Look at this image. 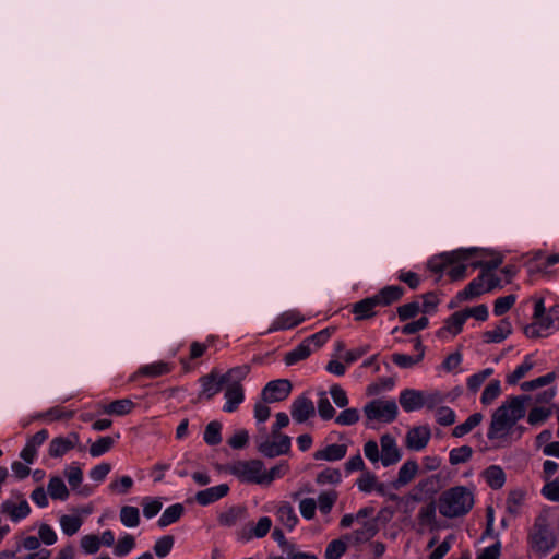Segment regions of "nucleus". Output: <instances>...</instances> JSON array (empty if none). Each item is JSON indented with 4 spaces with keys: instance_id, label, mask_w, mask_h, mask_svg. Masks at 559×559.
Segmentation results:
<instances>
[{
    "instance_id": "72a5a7b5",
    "label": "nucleus",
    "mask_w": 559,
    "mask_h": 559,
    "mask_svg": "<svg viewBox=\"0 0 559 559\" xmlns=\"http://www.w3.org/2000/svg\"><path fill=\"white\" fill-rule=\"evenodd\" d=\"M134 407V403L129 399L116 400L104 406V412L109 415H127Z\"/></svg>"
},
{
    "instance_id": "2eb2a0df",
    "label": "nucleus",
    "mask_w": 559,
    "mask_h": 559,
    "mask_svg": "<svg viewBox=\"0 0 559 559\" xmlns=\"http://www.w3.org/2000/svg\"><path fill=\"white\" fill-rule=\"evenodd\" d=\"M305 321V317L297 310H289L278 316L267 332L288 330Z\"/></svg>"
},
{
    "instance_id": "c9c22d12",
    "label": "nucleus",
    "mask_w": 559,
    "mask_h": 559,
    "mask_svg": "<svg viewBox=\"0 0 559 559\" xmlns=\"http://www.w3.org/2000/svg\"><path fill=\"white\" fill-rule=\"evenodd\" d=\"M119 516L126 527H136L140 524V511L136 507L123 506Z\"/></svg>"
},
{
    "instance_id": "f03ea898",
    "label": "nucleus",
    "mask_w": 559,
    "mask_h": 559,
    "mask_svg": "<svg viewBox=\"0 0 559 559\" xmlns=\"http://www.w3.org/2000/svg\"><path fill=\"white\" fill-rule=\"evenodd\" d=\"M474 503L472 489L465 486H454L439 496L437 507L442 516L455 519L466 515L473 509Z\"/></svg>"
},
{
    "instance_id": "69168bd1",
    "label": "nucleus",
    "mask_w": 559,
    "mask_h": 559,
    "mask_svg": "<svg viewBox=\"0 0 559 559\" xmlns=\"http://www.w3.org/2000/svg\"><path fill=\"white\" fill-rule=\"evenodd\" d=\"M64 475L72 489H76L83 480V473L81 468L74 465L67 467L64 471Z\"/></svg>"
},
{
    "instance_id": "6e6552de",
    "label": "nucleus",
    "mask_w": 559,
    "mask_h": 559,
    "mask_svg": "<svg viewBox=\"0 0 559 559\" xmlns=\"http://www.w3.org/2000/svg\"><path fill=\"white\" fill-rule=\"evenodd\" d=\"M475 251V249H461L449 253H443L431 259L428 262V269L433 273H441L451 264L468 260Z\"/></svg>"
},
{
    "instance_id": "e433bc0d",
    "label": "nucleus",
    "mask_w": 559,
    "mask_h": 559,
    "mask_svg": "<svg viewBox=\"0 0 559 559\" xmlns=\"http://www.w3.org/2000/svg\"><path fill=\"white\" fill-rule=\"evenodd\" d=\"M342 474L340 469L326 467L317 475L316 481L318 485H336L341 483Z\"/></svg>"
},
{
    "instance_id": "0eeeda50",
    "label": "nucleus",
    "mask_w": 559,
    "mask_h": 559,
    "mask_svg": "<svg viewBox=\"0 0 559 559\" xmlns=\"http://www.w3.org/2000/svg\"><path fill=\"white\" fill-rule=\"evenodd\" d=\"M0 513L12 522H20L31 513V507L21 492H12L0 506Z\"/></svg>"
},
{
    "instance_id": "c85d7f7f",
    "label": "nucleus",
    "mask_w": 559,
    "mask_h": 559,
    "mask_svg": "<svg viewBox=\"0 0 559 559\" xmlns=\"http://www.w3.org/2000/svg\"><path fill=\"white\" fill-rule=\"evenodd\" d=\"M467 317L463 311L454 312L447 321L445 325L438 332L439 336H442V334L447 331L452 333L453 335H456L461 332L463 324L465 323Z\"/></svg>"
},
{
    "instance_id": "a878e982",
    "label": "nucleus",
    "mask_w": 559,
    "mask_h": 559,
    "mask_svg": "<svg viewBox=\"0 0 559 559\" xmlns=\"http://www.w3.org/2000/svg\"><path fill=\"white\" fill-rule=\"evenodd\" d=\"M47 492L53 500L64 501L69 497V490L62 478L53 476L49 479Z\"/></svg>"
},
{
    "instance_id": "1a4fd4ad",
    "label": "nucleus",
    "mask_w": 559,
    "mask_h": 559,
    "mask_svg": "<svg viewBox=\"0 0 559 559\" xmlns=\"http://www.w3.org/2000/svg\"><path fill=\"white\" fill-rule=\"evenodd\" d=\"M292 392L289 380L280 379L270 381L262 391V400L265 403L281 402L288 397Z\"/></svg>"
},
{
    "instance_id": "8fccbe9b",
    "label": "nucleus",
    "mask_w": 559,
    "mask_h": 559,
    "mask_svg": "<svg viewBox=\"0 0 559 559\" xmlns=\"http://www.w3.org/2000/svg\"><path fill=\"white\" fill-rule=\"evenodd\" d=\"M360 414L357 408H346L335 418V423L341 426H352L359 421Z\"/></svg>"
},
{
    "instance_id": "dca6fc26",
    "label": "nucleus",
    "mask_w": 559,
    "mask_h": 559,
    "mask_svg": "<svg viewBox=\"0 0 559 559\" xmlns=\"http://www.w3.org/2000/svg\"><path fill=\"white\" fill-rule=\"evenodd\" d=\"M378 302L374 296L355 302L352 308L355 320L362 321L373 318L377 314L376 308L380 307Z\"/></svg>"
},
{
    "instance_id": "7ed1b4c3",
    "label": "nucleus",
    "mask_w": 559,
    "mask_h": 559,
    "mask_svg": "<svg viewBox=\"0 0 559 559\" xmlns=\"http://www.w3.org/2000/svg\"><path fill=\"white\" fill-rule=\"evenodd\" d=\"M528 539L533 551L540 555L548 554L555 547L556 537L549 528L546 516L539 515L536 518Z\"/></svg>"
},
{
    "instance_id": "a18cd8bd",
    "label": "nucleus",
    "mask_w": 559,
    "mask_h": 559,
    "mask_svg": "<svg viewBox=\"0 0 559 559\" xmlns=\"http://www.w3.org/2000/svg\"><path fill=\"white\" fill-rule=\"evenodd\" d=\"M250 367L248 365L238 366L229 369L225 374H223V380L227 384L231 382L240 383L249 373Z\"/></svg>"
},
{
    "instance_id": "5701e85b",
    "label": "nucleus",
    "mask_w": 559,
    "mask_h": 559,
    "mask_svg": "<svg viewBox=\"0 0 559 559\" xmlns=\"http://www.w3.org/2000/svg\"><path fill=\"white\" fill-rule=\"evenodd\" d=\"M404 294L401 286H385L378 294L373 295L380 307H386L400 300Z\"/></svg>"
},
{
    "instance_id": "603ef678",
    "label": "nucleus",
    "mask_w": 559,
    "mask_h": 559,
    "mask_svg": "<svg viewBox=\"0 0 559 559\" xmlns=\"http://www.w3.org/2000/svg\"><path fill=\"white\" fill-rule=\"evenodd\" d=\"M346 544L342 539H333L326 546L324 557L325 559H340L346 551Z\"/></svg>"
},
{
    "instance_id": "09e8293b",
    "label": "nucleus",
    "mask_w": 559,
    "mask_h": 559,
    "mask_svg": "<svg viewBox=\"0 0 559 559\" xmlns=\"http://www.w3.org/2000/svg\"><path fill=\"white\" fill-rule=\"evenodd\" d=\"M334 331V328H326L316 334H312L311 336L305 338L304 341L307 343L309 347H311V345L313 344L316 348H320L323 344H325L329 341Z\"/></svg>"
},
{
    "instance_id": "f8f14e48",
    "label": "nucleus",
    "mask_w": 559,
    "mask_h": 559,
    "mask_svg": "<svg viewBox=\"0 0 559 559\" xmlns=\"http://www.w3.org/2000/svg\"><path fill=\"white\" fill-rule=\"evenodd\" d=\"M79 442L80 437L76 432H70L67 437H56L49 443L48 454L51 457H61L74 449Z\"/></svg>"
},
{
    "instance_id": "c03bdc74",
    "label": "nucleus",
    "mask_w": 559,
    "mask_h": 559,
    "mask_svg": "<svg viewBox=\"0 0 559 559\" xmlns=\"http://www.w3.org/2000/svg\"><path fill=\"white\" fill-rule=\"evenodd\" d=\"M221 429H222V425L218 421H211L205 427L204 441L210 445H216V444L221 443V441H222Z\"/></svg>"
},
{
    "instance_id": "58836bf2",
    "label": "nucleus",
    "mask_w": 559,
    "mask_h": 559,
    "mask_svg": "<svg viewBox=\"0 0 559 559\" xmlns=\"http://www.w3.org/2000/svg\"><path fill=\"white\" fill-rule=\"evenodd\" d=\"M472 454L473 450L469 445H462L450 451L449 462L451 465L466 463L472 457Z\"/></svg>"
},
{
    "instance_id": "473e14b6",
    "label": "nucleus",
    "mask_w": 559,
    "mask_h": 559,
    "mask_svg": "<svg viewBox=\"0 0 559 559\" xmlns=\"http://www.w3.org/2000/svg\"><path fill=\"white\" fill-rule=\"evenodd\" d=\"M289 472V465L287 462H281L280 464L273 466L271 469L265 471L264 466L262 467V485H270L275 479L282 478Z\"/></svg>"
},
{
    "instance_id": "2f4dec72",
    "label": "nucleus",
    "mask_w": 559,
    "mask_h": 559,
    "mask_svg": "<svg viewBox=\"0 0 559 559\" xmlns=\"http://www.w3.org/2000/svg\"><path fill=\"white\" fill-rule=\"evenodd\" d=\"M312 349L302 341L297 347L285 354L284 361L287 366L297 364L300 360L308 358Z\"/></svg>"
},
{
    "instance_id": "338daca9",
    "label": "nucleus",
    "mask_w": 559,
    "mask_h": 559,
    "mask_svg": "<svg viewBox=\"0 0 559 559\" xmlns=\"http://www.w3.org/2000/svg\"><path fill=\"white\" fill-rule=\"evenodd\" d=\"M133 486V479L130 476H122L114 480L109 485V489L114 492L126 495Z\"/></svg>"
},
{
    "instance_id": "e2e57ef3",
    "label": "nucleus",
    "mask_w": 559,
    "mask_h": 559,
    "mask_svg": "<svg viewBox=\"0 0 559 559\" xmlns=\"http://www.w3.org/2000/svg\"><path fill=\"white\" fill-rule=\"evenodd\" d=\"M555 380V373H547L545 376H542L539 378H536L531 381H525L521 384V389L524 391H532L540 386H545L549 383H551Z\"/></svg>"
},
{
    "instance_id": "20e7f679",
    "label": "nucleus",
    "mask_w": 559,
    "mask_h": 559,
    "mask_svg": "<svg viewBox=\"0 0 559 559\" xmlns=\"http://www.w3.org/2000/svg\"><path fill=\"white\" fill-rule=\"evenodd\" d=\"M261 460L236 461L226 466V471L241 483L262 485Z\"/></svg>"
},
{
    "instance_id": "de8ad7c7",
    "label": "nucleus",
    "mask_w": 559,
    "mask_h": 559,
    "mask_svg": "<svg viewBox=\"0 0 559 559\" xmlns=\"http://www.w3.org/2000/svg\"><path fill=\"white\" fill-rule=\"evenodd\" d=\"M336 500H337V492L335 490H329V491L321 492L318 497L319 510L322 513L328 514L331 511L334 503L336 502Z\"/></svg>"
},
{
    "instance_id": "79ce46f5",
    "label": "nucleus",
    "mask_w": 559,
    "mask_h": 559,
    "mask_svg": "<svg viewBox=\"0 0 559 559\" xmlns=\"http://www.w3.org/2000/svg\"><path fill=\"white\" fill-rule=\"evenodd\" d=\"M82 525V519L75 515H62L60 518V526L62 532L68 535H74Z\"/></svg>"
},
{
    "instance_id": "052dcab7",
    "label": "nucleus",
    "mask_w": 559,
    "mask_h": 559,
    "mask_svg": "<svg viewBox=\"0 0 559 559\" xmlns=\"http://www.w3.org/2000/svg\"><path fill=\"white\" fill-rule=\"evenodd\" d=\"M436 419L441 426H450L455 423V413L448 406H440L436 409Z\"/></svg>"
},
{
    "instance_id": "f3484780",
    "label": "nucleus",
    "mask_w": 559,
    "mask_h": 559,
    "mask_svg": "<svg viewBox=\"0 0 559 559\" xmlns=\"http://www.w3.org/2000/svg\"><path fill=\"white\" fill-rule=\"evenodd\" d=\"M399 402L407 413L420 409L424 407L423 391L406 389L401 392Z\"/></svg>"
},
{
    "instance_id": "9b49d317",
    "label": "nucleus",
    "mask_w": 559,
    "mask_h": 559,
    "mask_svg": "<svg viewBox=\"0 0 559 559\" xmlns=\"http://www.w3.org/2000/svg\"><path fill=\"white\" fill-rule=\"evenodd\" d=\"M431 438V431L428 426H416L411 428L405 437L407 449L420 451L425 449Z\"/></svg>"
},
{
    "instance_id": "f704fd0d",
    "label": "nucleus",
    "mask_w": 559,
    "mask_h": 559,
    "mask_svg": "<svg viewBox=\"0 0 559 559\" xmlns=\"http://www.w3.org/2000/svg\"><path fill=\"white\" fill-rule=\"evenodd\" d=\"M485 273H481L477 278L472 281L465 289L460 293V297L463 299H472L474 297L480 296L483 293L486 292V288L484 286L485 283Z\"/></svg>"
},
{
    "instance_id": "49530a36",
    "label": "nucleus",
    "mask_w": 559,
    "mask_h": 559,
    "mask_svg": "<svg viewBox=\"0 0 559 559\" xmlns=\"http://www.w3.org/2000/svg\"><path fill=\"white\" fill-rule=\"evenodd\" d=\"M501 394V385L499 380H492L483 391L481 403L490 405Z\"/></svg>"
},
{
    "instance_id": "864d4df0",
    "label": "nucleus",
    "mask_w": 559,
    "mask_h": 559,
    "mask_svg": "<svg viewBox=\"0 0 559 559\" xmlns=\"http://www.w3.org/2000/svg\"><path fill=\"white\" fill-rule=\"evenodd\" d=\"M377 477L369 471H364L360 477L356 480L358 489L362 492H371L376 487Z\"/></svg>"
},
{
    "instance_id": "a211bd4d",
    "label": "nucleus",
    "mask_w": 559,
    "mask_h": 559,
    "mask_svg": "<svg viewBox=\"0 0 559 559\" xmlns=\"http://www.w3.org/2000/svg\"><path fill=\"white\" fill-rule=\"evenodd\" d=\"M228 491V485L221 484L218 486L198 491L195 495V500L200 506H207L225 497Z\"/></svg>"
},
{
    "instance_id": "0e129e2a",
    "label": "nucleus",
    "mask_w": 559,
    "mask_h": 559,
    "mask_svg": "<svg viewBox=\"0 0 559 559\" xmlns=\"http://www.w3.org/2000/svg\"><path fill=\"white\" fill-rule=\"evenodd\" d=\"M135 546V539L132 535L127 534L118 540L115 547V555L122 557L128 555Z\"/></svg>"
},
{
    "instance_id": "4be33fe9",
    "label": "nucleus",
    "mask_w": 559,
    "mask_h": 559,
    "mask_svg": "<svg viewBox=\"0 0 559 559\" xmlns=\"http://www.w3.org/2000/svg\"><path fill=\"white\" fill-rule=\"evenodd\" d=\"M418 472V464L414 460L406 461L399 469L397 478L392 483L394 488L409 484Z\"/></svg>"
},
{
    "instance_id": "ea45409f",
    "label": "nucleus",
    "mask_w": 559,
    "mask_h": 559,
    "mask_svg": "<svg viewBox=\"0 0 559 559\" xmlns=\"http://www.w3.org/2000/svg\"><path fill=\"white\" fill-rule=\"evenodd\" d=\"M533 367V361L530 356H526L524 361L518 366L512 373L507 376V382L511 385L518 383Z\"/></svg>"
},
{
    "instance_id": "4468645a",
    "label": "nucleus",
    "mask_w": 559,
    "mask_h": 559,
    "mask_svg": "<svg viewBox=\"0 0 559 559\" xmlns=\"http://www.w3.org/2000/svg\"><path fill=\"white\" fill-rule=\"evenodd\" d=\"M225 399L226 403L223 409L227 413L235 412L245 400V392L241 383L231 382L227 384L225 390Z\"/></svg>"
},
{
    "instance_id": "ddd939ff",
    "label": "nucleus",
    "mask_w": 559,
    "mask_h": 559,
    "mask_svg": "<svg viewBox=\"0 0 559 559\" xmlns=\"http://www.w3.org/2000/svg\"><path fill=\"white\" fill-rule=\"evenodd\" d=\"M292 417L296 423H305L310 417L314 416L316 408L310 399L307 396L297 397L290 407Z\"/></svg>"
},
{
    "instance_id": "9d476101",
    "label": "nucleus",
    "mask_w": 559,
    "mask_h": 559,
    "mask_svg": "<svg viewBox=\"0 0 559 559\" xmlns=\"http://www.w3.org/2000/svg\"><path fill=\"white\" fill-rule=\"evenodd\" d=\"M381 445V463L383 466L388 467L396 464L401 457V450L399 449L395 439L385 433L380 438Z\"/></svg>"
},
{
    "instance_id": "f257e3e1",
    "label": "nucleus",
    "mask_w": 559,
    "mask_h": 559,
    "mask_svg": "<svg viewBox=\"0 0 559 559\" xmlns=\"http://www.w3.org/2000/svg\"><path fill=\"white\" fill-rule=\"evenodd\" d=\"M528 401L530 396L527 395L508 397L493 411L487 438L489 440L506 439L515 424L525 416V403Z\"/></svg>"
},
{
    "instance_id": "423d86ee",
    "label": "nucleus",
    "mask_w": 559,
    "mask_h": 559,
    "mask_svg": "<svg viewBox=\"0 0 559 559\" xmlns=\"http://www.w3.org/2000/svg\"><path fill=\"white\" fill-rule=\"evenodd\" d=\"M258 451L265 457H276L287 454L290 451V437H281L278 440H270L265 427L259 428V433L254 437Z\"/></svg>"
},
{
    "instance_id": "393cba45",
    "label": "nucleus",
    "mask_w": 559,
    "mask_h": 559,
    "mask_svg": "<svg viewBox=\"0 0 559 559\" xmlns=\"http://www.w3.org/2000/svg\"><path fill=\"white\" fill-rule=\"evenodd\" d=\"M378 533V526L376 520L365 521L362 526L358 530H355L352 533V538L354 543L359 545L370 540Z\"/></svg>"
},
{
    "instance_id": "b1692460",
    "label": "nucleus",
    "mask_w": 559,
    "mask_h": 559,
    "mask_svg": "<svg viewBox=\"0 0 559 559\" xmlns=\"http://www.w3.org/2000/svg\"><path fill=\"white\" fill-rule=\"evenodd\" d=\"M511 332V323L507 319H502L493 330L485 332L483 338L486 343H500L506 340Z\"/></svg>"
},
{
    "instance_id": "cd10ccee",
    "label": "nucleus",
    "mask_w": 559,
    "mask_h": 559,
    "mask_svg": "<svg viewBox=\"0 0 559 559\" xmlns=\"http://www.w3.org/2000/svg\"><path fill=\"white\" fill-rule=\"evenodd\" d=\"M483 475L492 489H500L506 483V474L500 466L491 465L484 471Z\"/></svg>"
},
{
    "instance_id": "a19ab883",
    "label": "nucleus",
    "mask_w": 559,
    "mask_h": 559,
    "mask_svg": "<svg viewBox=\"0 0 559 559\" xmlns=\"http://www.w3.org/2000/svg\"><path fill=\"white\" fill-rule=\"evenodd\" d=\"M525 495L521 490H513L509 493L506 502L507 512L511 515H518L524 501Z\"/></svg>"
},
{
    "instance_id": "680f3d73",
    "label": "nucleus",
    "mask_w": 559,
    "mask_h": 559,
    "mask_svg": "<svg viewBox=\"0 0 559 559\" xmlns=\"http://www.w3.org/2000/svg\"><path fill=\"white\" fill-rule=\"evenodd\" d=\"M551 415L550 408L546 407H534L530 411L527 416L528 424L535 426L544 423Z\"/></svg>"
},
{
    "instance_id": "c756f323",
    "label": "nucleus",
    "mask_w": 559,
    "mask_h": 559,
    "mask_svg": "<svg viewBox=\"0 0 559 559\" xmlns=\"http://www.w3.org/2000/svg\"><path fill=\"white\" fill-rule=\"evenodd\" d=\"M481 413L472 414L463 424H460L454 427L452 430V436L455 438H462L468 432H471L475 427H477L483 421Z\"/></svg>"
},
{
    "instance_id": "aec40b11",
    "label": "nucleus",
    "mask_w": 559,
    "mask_h": 559,
    "mask_svg": "<svg viewBox=\"0 0 559 559\" xmlns=\"http://www.w3.org/2000/svg\"><path fill=\"white\" fill-rule=\"evenodd\" d=\"M275 515L277 521L289 531L294 530L298 523L297 513L289 502H281L276 509Z\"/></svg>"
},
{
    "instance_id": "774afa93",
    "label": "nucleus",
    "mask_w": 559,
    "mask_h": 559,
    "mask_svg": "<svg viewBox=\"0 0 559 559\" xmlns=\"http://www.w3.org/2000/svg\"><path fill=\"white\" fill-rule=\"evenodd\" d=\"M249 441V433L246 429H239L229 438L228 444L236 450L243 449Z\"/></svg>"
},
{
    "instance_id": "7c9ffc66",
    "label": "nucleus",
    "mask_w": 559,
    "mask_h": 559,
    "mask_svg": "<svg viewBox=\"0 0 559 559\" xmlns=\"http://www.w3.org/2000/svg\"><path fill=\"white\" fill-rule=\"evenodd\" d=\"M183 512L185 508L181 503H175L168 507L158 519V525L160 527H166L177 522L181 518Z\"/></svg>"
},
{
    "instance_id": "6e6d98bb",
    "label": "nucleus",
    "mask_w": 559,
    "mask_h": 559,
    "mask_svg": "<svg viewBox=\"0 0 559 559\" xmlns=\"http://www.w3.org/2000/svg\"><path fill=\"white\" fill-rule=\"evenodd\" d=\"M516 296L515 295H508L504 297H499L496 299L493 305V313L496 316H502L506 312H508L513 305L515 304Z\"/></svg>"
},
{
    "instance_id": "3c124183",
    "label": "nucleus",
    "mask_w": 559,
    "mask_h": 559,
    "mask_svg": "<svg viewBox=\"0 0 559 559\" xmlns=\"http://www.w3.org/2000/svg\"><path fill=\"white\" fill-rule=\"evenodd\" d=\"M318 413L323 420H330L335 415V409L332 406L329 399L326 397L325 392L320 393V397L318 401Z\"/></svg>"
},
{
    "instance_id": "4d7b16f0",
    "label": "nucleus",
    "mask_w": 559,
    "mask_h": 559,
    "mask_svg": "<svg viewBox=\"0 0 559 559\" xmlns=\"http://www.w3.org/2000/svg\"><path fill=\"white\" fill-rule=\"evenodd\" d=\"M142 507L144 516L151 519L160 512L163 503L157 498L152 499L146 497L142 500Z\"/></svg>"
},
{
    "instance_id": "13d9d810",
    "label": "nucleus",
    "mask_w": 559,
    "mask_h": 559,
    "mask_svg": "<svg viewBox=\"0 0 559 559\" xmlns=\"http://www.w3.org/2000/svg\"><path fill=\"white\" fill-rule=\"evenodd\" d=\"M173 546L174 537L171 535H166L156 540L154 551L157 557L164 558L170 552Z\"/></svg>"
},
{
    "instance_id": "39448f33",
    "label": "nucleus",
    "mask_w": 559,
    "mask_h": 559,
    "mask_svg": "<svg viewBox=\"0 0 559 559\" xmlns=\"http://www.w3.org/2000/svg\"><path fill=\"white\" fill-rule=\"evenodd\" d=\"M364 414L370 421L392 423L396 419L399 408L394 400L376 399L364 406Z\"/></svg>"
},
{
    "instance_id": "4c0bfd02",
    "label": "nucleus",
    "mask_w": 559,
    "mask_h": 559,
    "mask_svg": "<svg viewBox=\"0 0 559 559\" xmlns=\"http://www.w3.org/2000/svg\"><path fill=\"white\" fill-rule=\"evenodd\" d=\"M272 527V520L269 516H262L258 523L251 525L248 538H262L266 536Z\"/></svg>"
},
{
    "instance_id": "412c9836",
    "label": "nucleus",
    "mask_w": 559,
    "mask_h": 559,
    "mask_svg": "<svg viewBox=\"0 0 559 559\" xmlns=\"http://www.w3.org/2000/svg\"><path fill=\"white\" fill-rule=\"evenodd\" d=\"M347 453V447L345 444L333 443L324 449L318 450L313 454V459L317 461H340L345 457Z\"/></svg>"
},
{
    "instance_id": "bf43d9fd",
    "label": "nucleus",
    "mask_w": 559,
    "mask_h": 559,
    "mask_svg": "<svg viewBox=\"0 0 559 559\" xmlns=\"http://www.w3.org/2000/svg\"><path fill=\"white\" fill-rule=\"evenodd\" d=\"M492 372H493V370L491 368H487L480 372H477V373L471 376L467 379V388L472 392H476L481 386V384L485 382V380L492 374Z\"/></svg>"
},
{
    "instance_id": "5fc2aeb1",
    "label": "nucleus",
    "mask_w": 559,
    "mask_h": 559,
    "mask_svg": "<svg viewBox=\"0 0 559 559\" xmlns=\"http://www.w3.org/2000/svg\"><path fill=\"white\" fill-rule=\"evenodd\" d=\"M419 312H421V310L418 301H412L397 308V316L401 321L415 318Z\"/></svg>"
},
{
    "instance_id": "37998d69",
    "label": "nucleus",
    "mask_w": 559,
    "mask_h": 559,
    "mask_svg": "<svg viewBox=\"0 0 559 559\" xmlns=\"http://www.w3.org/2000/svg\"><path fill=\"white\" fill-rule=\"evenodd\" d=\"M114 438L106 436L99 438L97 441L91 444L90 454L93 457H97L108 452L114 445Z\"/></svg>"
},
{
    "instance_id": "bb28decb",
    "label": "nucleus",
    "mask_w": 559,
    "mask_h": 559,
    "mask_svg": "<svg viewBox=\"0 0 559 559\" xmlns=\"http://www.w3.org/2000/svg\"><path fill=\"white\" fill-rule=\"evenodd\" d=\"M170 371V367L167 362L156 361L150 365L142 366L138 372L133 376V380L138 376H144L147 378H156L163 374H166Z\"/></svg>"
},
{
    "instance_id": "6ab92c4d",
    "label": "nucleus",
    "mask_w": 559,
    "mask_h": 559,
    "mask_svg": "<svg viewBox=\"0 0 559 559\" xmlns=\"http://www.w3.org/2000/svg\"><path fill=\"white\" fill-rule=\"evenodd\" d=\"M202 385V395H205L207 400H211L215 394L221 392L223 384H225V380L223 377H218L215 370L211 371L209 374L202 377L200 379Z\"/></svg>"
}]
</instances>
